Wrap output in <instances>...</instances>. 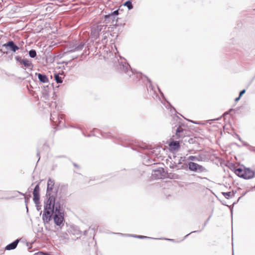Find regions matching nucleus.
Returning a JSON list of instances; mask_svg holds the SVG:
<instances>
[{
  "mask_svg": "<svg viewBox=\"0 0 255 255\" xmlns=\"http://www.w3.org/2000/svg\"><path fill=\"white\" fill-rule=\"evenodd\" d=\"M59 205H55V198L53 196H50L46 202V205L44 207V211L43 216L46 219L50 220L52 213L55 211L56 206Z\"/></svg>",
  "mask_w": 255,
  "mask_h": 255,
  "instance_id": "nucleus-1",
  "label": "nucleus"
},
{
  "mask_svg": "<svg viewBox=\"0 0 255 255\" xmlns=\"http://www.w3.org/2000/svg\"><path fill=\"white\" fill-rule=\"evenodd\" d=\"M233 170L237 176L246 179H251L254 176V172L245 167L234 166Z\"/></svg>",
  "mask_w": 255,
  "mask_h": 255,
  "instance_id": "nucleus-2",
  "label": "nucleus"
},
{
  "mask_svg": "<svg viewBox=\"0 0 255 255\" xmlns=\"http://www.w3.org/2000/svg\"><path fill=\"white\" fill-rule=\"evenodd\" d=\"M55 215L54 216V221L55 223L58 225H60L64 220L63 213L60 210V205L58 207L56 206Z\"/></svg>",
  "mask_w": 255,
  "mask_h": 255,
  "instance_id": "nucleus-3",
  "label": "nucleus"
},
{
  "mask_svg": "<svg viewBox=\"0 0 255 255\" xmlns=\"http://www.w3.org/2000/svg\"><path fill=\"white\" fill-rule=\"evenodd\" d=\"M104 26L105 27V28H106L107 25L98 24L96 27L92 28L91 34L95 38L98 37L99 36V33L103 29V27Z\"/></svg>",
  "mask_w": 255,
  "mask_h": 255,
  "instance_id": "nucleus-4",
  "label": "nucleus"
},
{
  "mask_svg": "<svg viewBox=\"0 0 255 255\" xmlns=\"http://www.w3.org/2000/svg\"><path fill=\"white\" fill-rule=\"evenodd\" d=\"M189 168L190 170L193 171H203L205 169L204 167L198 164L197 163H196L195 162H190L188 163Z\"/></svg>",
  "mask_w": 255,
  "mask_h": 255,
  "instance_id": "nucleus-5",
  "label": "nucleus"
},
{
  "mask_svg": "<svg viewBox=\"0 0 255 255\" xmlns=\"http://www.w3.org/2000/svg\"><path fill=\"white\" fill-rule=\"evenodd\" d=\"M187 130L184 129L182 127H179L176 129V135L177 138H183L186 136Z\"/></svg>",
  "mask_w": 255,
  "mask_h": 255,
  "instance_id": "nucleus-6",
  "label": "nucleus"
},
{
  "mask_svg": "<svg viewBox=\"0 0 255 255\" xmlns=\"http://www.w3.org/2000/svg\"><path fill=\"white\" fill-rule=\"evenodd\" d=\"M2 46L5 48H9L13 52H15L16 50L19 49L18 47L15 45L14 42L12 41H9L7 43L4 44Z\"/></svg>",
  "mask_w": 255,
  "mask_h": 255,
  "instance_id": "nucleus-7",
  "label": "nucleus"
},
{
  "mask_svg": "<svg viewBox=\"0 0 255 255\" xmlns=\"http://www.w3.org/2000/svg\"><path fill=\"white\" fill-rule=\"evenodd\" d=\"M170 150L171 151H176L180 148V143L177 141H172L169 144Z\"/></svg>",
  "mask_w": 255,
  "mask_h": 255,
  "instance_id": "nucleus-8",
  "label": "nucleus"
},
{
  "mask_svg": "<svg viewBox=\"0 0 255 255\" xmlns=\"http://www.w3.org/2000/svg\"><path fill=\"white\" fill-rule=\"evenodd\" d=\"M19 241V240L17 239L14 241L13 243L7 245L5 247V250H11L15 249L17 246Z\"/></svg>",
  "mask_w": 255,
  "mask_h": 255,
  "instance_id": "nucleus-9",
  "label": "nucleus"
},
{
  "mask_svg": "<svg viewBox=\"0 0 255 255\" xmlns=\"http://www.w3.org/2000/svg\"><path fill=\"white\" fill-rule=\"evenodd\" d=\"M154 173L153 175L155 176L156 178H161L163 176L161 174L164 173V169L162 168H159L157 170H154Z\"/></svg>",
  "mask_w": 255,
  "mask_h": 255,
  "instance_id": "nucleus-10",
  "label": "nucleus"
},
{
  "mask_svg": "<svg viewBox=\"0 0 255 255\" xmlns=\"http://www.w3.org/2000/svg\"><path fill=\"white\" fill-rule=\"evenodd\" d=\"M20 64H23L25 68H28L32 66L31 62L26 59H22L20 61Z\"/></svg>",
  "mask_w": 255,
  "mask_h": 255,
  "instance_id": "nucleus-11",
  "label": "nucleus"
},
{
  "mask_svg": "<svg viewBox=\"0 0 255 255\" xmlns=\"http://www.w3.org/2000/svg\"><path fill=\"white\" fill-rule=\"evenodd\" d=\"M33 195L34 203L36 204H38L40 197L39 192H33Z\"/></svg>",
  "mask_w": 255,
  "mask_h": 255,
  "instance_id": "nucleus-12",
  "label": "nucleus"
},
{
  "mask_svg": "<svg viewBox=\"0 0 255 255\" xmlns=\"http://www.w3.org/2000/svg\"><path fill=\"white\" fill-rule=\"evenodd\" d=\"M38 78L39 80L43 83H46V82H48V79L46 75H42L41 74H38Z\"/></svg>",
  "mask_w": 255,
  "mask_h": 255,
  "instance_id": "nucleus-13",
  "label": "nucleus"
},
{
  "mask_svg": "<svg viewBox=\"0 0 255 255\" xmlns=\"http://www.w3.org/2000/svg\"><path fill=\"white\" fill-rule=\"evenodd\" d=\"M222 193L224 196L228 199L234 196V193L233 192H222Z\"/></svg>",
  "mask_w": 255,
  "mask_h": 255,
  "instance_id": "nucleus-14",
  "label": "nucleus"
},
{
  "mask_svg": "<svg viewBox=\"0 0 255 255\" xmlns=\"http://www.w3.org/2000/svg\"><path fill=\"white\" fill-rule=\"evenodd\" d=\"M54 183L53 181L51 179H49L47 182V190H52L53 189Z\"/></svg>",
  "mask_w": 255,
  "mask_h": 255,
  "instance_id": "nucleus-15",
  "label": "nucleus"
},
{
  "mask_svg": "<svg viewBox=\"0 0 255 255\" xmlns=\"http://www.w3.org/2000/svg\"><path fill=\"white\" fill-rule=\"evenodd\" d=\"M55 80L57 83H62V78L59 76L58 74H55L54 75Z\"/></svg>",
  "mask_w": 255,
  "mask_h": 255,
  "instance_id": "nucleus-16",
  "label": "nucleus"
},
{
  "mask_svg": "<svg viewBox=\"0 0 255 255\" xmlns=\"http://www.w3.org/2000/svg\"><path fill=\"white\" fill-rule=\"evenodd\" d=\"M124 5L128 7L129 9L132 8L133 6L130 1H127L124 3Z\"/></svg>",
  "mask_w": 255,
  "mask_h": 255,
  "instance_id": "nucleus-17",
  "label": "nucleus"
},
{
  "mask_svg": "<svg viewBox=\"0 0 255 255\" xmlns=\"http://www.w3.org/2000/svg\"><path fill=\"white\" fill-rule=\"evenodd\" d=\"M29 56L32 57V58H34L36 56V52L35 50H31L29 52Z\"/></svg>",
  "mask_w": 255,
  "mask_h": 255,
  "instance_id": "nucleus-18",
  "label": "nucleus"
},
{
  "mask_svg": "<svg viewBox=\"0 0 255 255\" xmlns=\"http://www.w3.org/2000/svg\"><path fill=\"white\" fill-rule=\"evenodd\" d=\"M40 188L39 185H37L35 186L33 192H39Z\"/></svg>",
  "mask_w": 255,
  "mask_h": 255,
  "instance_id": "nucleus-19",
  "label": "nucleus"
},
{
  "mask_svg": "<svg viewBox=\"0 0 255 255\" xmlns=\"http://www.w3.org/2000/svg\"><path fill=\"white\" fill-rule=\"evenodd\" d=\"M189 159L191 160H194L196 159V157L194 156H190L189 157Z\"/></svg>",
  "mask_w": 255,
  "mask_h": 255,
  "instance_id": "nucleus-20",
  "label": "nucleus"
},
{
  "mask_svg": "<svg viewBox=\"0 0 255 255\" xmlns=\"http://www.w3.org/2000/svg\"><path fill=\"white\" fill-rule=\"evenodd\" d=\"M112 15H118L119 14V11L118 10H115L114 12H113L111 14Z\"/></svg>",
  "mask_w": 255,
  "mask_h": 255,
  "instance_id": "nucleus-21",
  "label": "nucleus"
},
{
  "mask_svg": "<svg viewBox=\"0 0 255 255\" xmlns=\"http://www.w3.org/2000/svg\"><path fill=\"white\" fill-rule=\"evenodd\" d=\"M246 92V90H243L240 92L239 96L241 97Z\"/></svg>",
  "mask_w": 255,
  "mask_h": 255,
  "instance_id": "nucleus-22",
  "label": "nucleus"
},
{
  "mask_svg": "<svg viewBox=\"0 0 255 255\" xmlns=\"http://www.w3.org/2000/svg\"><path fill=\"white\" fill-rule=\"evenodd\" d=\"M241 97H240V96H239V97L237 98L236 99H235V101L237 102L238 101H239L240 100V99L241 98Z\"/></svg>",
  "mask_w": 255,
  "mask_h": 255,
  "instance_id": "nucleus-23",
  "label": "nucleus"
},
{
  "mask_svg": "<svg viewBox=\"0 0 255 255\" xmlns=\"http://www.w3.org/2000/svg\"><path fill=\"white\" fill-rule=\"evenodd\" d=\"M138 238H144V237H143V236H138Z\"/></svg>",
  "mask_w": 255,
  "mask_h": 255,
  "instance_id": "nucleus-24",
  "label": "nucleus"
},
{
  "mask_svg": "<svg viewBox=\"0 0 255 255\" xmlns=\"http://www.w3.org/2000/svg\"><path fill=\"white\" fill-rule=\"evenodd\" d=\"M94 179H92H92H90V180H89V181H88V183H90V181H94Z\"/></svg>",
  "mask_w": 255,
  "mask_h": 255,
  "instance_id": "nucleus-25",
  "label": "nucleus"
},
{
  "mask_svg": "<svg viewBox=\"0 0 255 255\" xmlns=\"http://www.w3.org/2000/svg\"><path fill=\"white\" fill-rule=\"evenodd\" d=\"M62 117H63V115H61V116H60V118H62Z\"/></svg>",
  "mask_w": 255,
  "mask_h": 255,
  "instance_id": "nucleus-26",
  "label": "nucleus"
}]
</instances>
